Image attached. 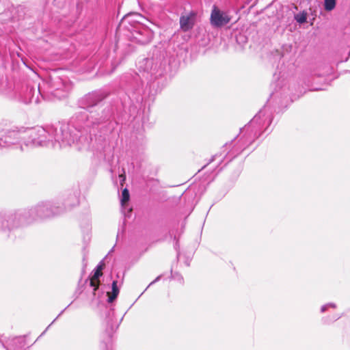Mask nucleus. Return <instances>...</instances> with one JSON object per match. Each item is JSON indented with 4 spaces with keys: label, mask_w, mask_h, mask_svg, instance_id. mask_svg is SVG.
Wrapping results in <instances>:
<instances>
[{
    "label": "nucleus",
    "mask_w": 350,
    "mask_h": 350,
    "mask_svg": "<svg viewBox=\"0 0 350 350\" xmlns=\"http://www.w3.org/2000/svg\"><path fill=\"white\" fill-rule=\"evenodd\" d=\"M231 21V16L226 12L221 11L215 5L213 7L210 23L213 27L219 28L228 24Z\"/></svg>",
    "instance_id": "0eeeda50"
},
{
    "label": "nucleus",
    "mask_w": 350,
    "mask_h": 350,
    "mask_svg": "<svg viewBox=\"0 0 350 350\" xmlns=\"http://www.w3.org/2000/svg\"><path fill=\"white\" fill-rule=\"evenodd\" d=\"M271 119L269 115H266V109H261L250 121L243 131L248 133L247 137V145L251 144L260 135V131L265 124H269Z\"/></svg>",
    "instance_id": "20e7f679"
},
{
    "label": "nucleus",
    "mask_w": 350,
    "mask_h": 350,
    "mask_svg": "<svg viewBox=\"0 0 350 350\" xmlns=\"http://www.w3.org/2000/svg\"><path fill=\"white\" fill-rule=\"evenodd\" d=\"M25 102L26 103H33V102L38 103V98H34L33 95L31 98H29V100H27Z\"/></svg>",
    "instance_id": "6ab92c4d"
},
{
    "label": "nucleus",
    "mask_w": 350,
    "mask_h": 350,
    "mask_svg": "<svg viewBox=\"0 0 350 350\" xmlns=\"http://www.w3.org/2000/svg\"><path fill=\"white\" fill-rule=\"evenodd\" d=\"M146 31L148 34V37L150 36L151 33L149 31H148V30H146Z\"/></svg>",
    "instance_id": "393cba45"
},
{
    "label": "nucleus",
    "mask_w": 350,
    "mask_h": 350,
    "mask_svg": "<svg viewBox=\"0 0 350 350\" xmlns=\"http://www.w3.org/2000/svg\"><path fill=\"white\" fill-rule=\"evenodd\" d=\"M52 135V142L55 141L60 147L71 146L74 143L81 142L84 139L81 131L75 129L73 133L72 127L67 124H59L55 127H50Z\"/></svg>",
    "instance_id": "7ed1b4c3"
},
{
    "label": "nucleus",
    "mask_w": 350,
    "mask_h": 350,
    "mask_svg": "<svg viewBox=\"0 0 350 350\" xmlns=\"http://www.w3.org/2000/svg\"><path fill=\"white\" fill-rule=\"evenodd\" d=\"M103 268V264H102V262H100L99 265H97V267L95 269L100 270V272H102Z\"/></svg>",
    "instance_id": "aec40b11"
},
{
    "label": "nucleus",
    "mask_w": 350,
    "mask_h": 350,
    "mask_svg": "<svg viewBox=\"0 0 350 350\" xmlns=\"http://www.w3.org/2000/svg\"><path fill=\"white\" fill-rule=\"evenodd\" d=\"M29 93H31V92H35V90H34V89H33V88H30V89L29 90Z\"/></svg>",
    "instance_id": "b1692460"
},
{
    "label": "nucleus",
    "mask_w": 350,
    "mask_h": 350,
    "mask_svg": "<svg viewBox=\"0 0 350 350\" xmlns=\"http://www.w3.org/2000/svg\"><path fill=\"white\" fill-rule=\"evenodd\" d=\"M26 139V134L18 131H8L5 135L1 138L2 147H8L13 149L16 153L23 151L24 139Z\"/></svg>",
    "instance_id": "423d86ee"
},
{
    "label": "nucleus",
    "mask_w": 350,
    "mask_h": 350,
    "mask_svg": "<svg viewBox=\"0 0 350 350\" xmlns=\"http://www.w3.org/2000/svg\"><path fill=\"white\" fill-rule=\"evenodd\" d=\"M102 272H100V270L94 269V273L90 278V286L93 288V294L95 295V292L98 288L99 286V278L102 275Z\"/></svg>",
    "instance_id": "9b49d317"
},
{
    "label": "nucleus",
    "mask_w": 350,
    "mask_h": 350,
    "mask_svg": "<svg viewBox=\"0 0 350 350\" xmlns=\"http://www.w3.org/2000/svg\"><path fill=\"white\" fill-rule=\"evenodd\" d=\"M196 13L191 12L187 15H183L180 18V26L183 31H187L191 29L195 24Z\"/></svg>",
    "instance_id": "1a4fd4ad"
},
{
    "label": "nucleus",
    "mask_w": 350,
    "mask_h": 350,
    "mask_svg": "<svg viewBox=\"0 0 350 350\" xmlns=\"http://www.w3.org/2000/svg\"><path fill=\"white\" fill-rule=\"evenodd\" d=\"M326 305H328V308L332 307L333 308H335L336 307V304L334 303H329V304H327Z\"/></svg>",
    "instance_id": "4be33fe9"
},
{
    "label": "nucleus",
    "mask_w": 350,
    "mask_h": 350,
    "mask_svg": "<svg viewBox=\"0 0 350 350\" xmlns=\"http://www.w3.org/2000/svg\"><path fill=\"white\" fill-rule=\"evenodd\" d=\"M26 134L24 145L26 146H45L47 142H52V135L50 128L48 130L42 127H36L23 131Z\"/></svg>",
    "instance_id": "39448f33"
},
{
    "label": "nucleus",
    "mask_w": 350,
    "mask_h": 350,
    "mask_svg": "<svg viewBox=\"0 0 350 350\" xmlns=\"http://www.w3.org/2000/svg\"><path fill=\"white\" fill-rule=\"evenodd\" d=\"M327 308H328V305L325 304V305H323V306L321 307V312H325V311H326V310H327Z\"/></svg>",
    "instance_id": "412c9836"
},
{
    "label": "nucleus",
    "mask_w": 350,
    "mask_h": 350,
    "mask_svg": "<svg viewBox=\"0 0 350 350\" xmlns=\"http://www.w3.org/2000/svg\"><path fill=\"white\" fill-rule=\"evenodd\" d=\"M7 350H10V349H9L8 348H7Z\"/></svg>",
    "instance_id": "a878e982"
},
{
    "label": "nucleus",
    "mask_w": 350,
    "mask_h": 350,
    "mask_svg": "<svg viewBox=\"0 0 350 350\" xmlns=\"http://www.w3.org/2000/svg\"><path fill=\"white\" fill-rule=\"evenodd\" d=\"M104 98L105 96L103 93L94 92L85 95L80 100L82 111L79 112L77 118L79 124L84 123V126L79 125V126H82L84 130H86L90 126L98 124L109 118V111L102 105Z\"/></svg>",
    "instance_id": "f257e3e1"
},
{
    "label": "nucleus",
    "mask_w": 350,
    "mask_h": 350,
    "mask_svg": "<svg viewBox=\"0 0 350 350\" xmlns=\"http://www.w3.org/2000/svg\"><path fill=\"white\" fill-rule=\"evenodd\" d=\"M280 83H282V85L280 86L278 90H276V92H278V91H281L282 92L281 94H288L289 92V86L287 84V83H286V82L284 83V80H282L281 81H278L277 86H279L280 85Z\"/></svg>",
    "instance_id": "4468645a"
},
{
    "label": "nucleus",
    "mask_w": 350,
    "mask_h": 350,
    "mask_svg": "<svg viewBox=\"0 0 350 350\" xmlns=\"http://www.w3.org/2000/svg\"><path fill=\"white\" fill-rule=\"evenodd\" d=\"M129 200V192L127 189H124L122 192L121 203L124 205Z\"/></svg>",
    "instance_id": "dca6fc26"
},
{
    "label": "nucleus",
    "mask_w": 350,
    "mask_h": 350,
    "mask_svg": "<svg viewBox=\"0 0 350 350\" xmlns=\"http://www.w3.org/2000/svg\"><path fill=\"white\" fill-rule=\"evenodd\" d=\"M112 293L111 295L109 296L108 301L111 303L113 300L117 297L119 294V288L118 287V282L113 281L112 282Z\"/></svg>",
    "instance_id": "ddd939ff"
},
{
    "label": "nucleus",
    "mask_w": 350,
    "mask_h": 350,
    "mask_svg": "<svg viewBox=\"0 0 350 350\" xmlns=\"http://www.w3.org/2000/svg\"><path fill=\"white\" fill-rule=\"evenodd\" d=\"M160 278H161V276H158V277H157L154 280H153V281H152V282L149 284V286H150V285H151V284H154V283H155L156 282L159 281V280L160 279Z\"/></svg>",
    "instance_id": "5701e85b"
},
{
    "label": "nucleus",
    "mask_w": 350,
    "mask_h": 350,
    "mask_svg": "<svg viewBox=\"0 0 350 350\" xmlns=\"http://www.w3.org/2000/svg\"><path fill=\"white\" fill-rule=\"evenodd\" d=\"M71 89L72 85L69 81L59 79L55 82V88L51 92V94L54 98L62 99L68 96Z\"/></svg>",
    "instance_id": "6e6552de"
},
{
    "label": "nucleus",
    "mask_w": 350,
    "mask_h": 350,
    "mask_svg": "<svg viewBox=\"0 0 350 350\" xmlns=\"http://www.w3.org/2000/svg\"><path fill=\"white\" fill-rule=\"evenodd\" d=\"M154 60L150 58H145L139 64V67L140 70H143L145 72L153 73L154 68Z\"/></svg>",
    "instance_id": "9d476101"
},
{
    "label": "nucleus",
    "mask_w": 350,
    "mask_h": 350,
    "mask_svg": "<svg viewBox=\"0 0 350 350\" xmlns=\"http://www.w3.org/2000/svg\"><path fill=\"white\" fill-rule=\"evenodd\" d=\"M57 211H54L50 203L46 202L38 204L36 207L31 208L27 212L16 213L9 217L7 220V226L14 228L19 226L24 222H29L28 217H32L35 219L36 217L44 218L57 214Z\"/></svg>",
    "instance_id": "f03ea898"
},
{
    "label": "nucleus",
    "mask_w": 350,
    "mask_h": 350,
    "mask_svg": "<svg viewBox=\"0 0 350 350\" xmlns=\"http://www.w3.org/2000/svg\"><path fill=\"white\" fill-rule=\"evenodd\" d=\"M336 6V0H324V7L326 11H332Z\"/></svg>",
    "instance_id": "2eb2a0df"
},
{
    "label": "nucleus",
    "mask_w": 350,
    "mask_h": 350,
    "mask_svg": "<svg viewBox=\"0 0 350 350\" xmlns=\"http://www.w3.org/2000/svg\"><path fill=\"white\" fill-rule=\"evenodd\" d=\"M144 19V17L137 13L129 14L124 16V20L128 21L129 23L137 22L141 23V21Z\"/></svg>",
    "instance_id": "f8f14e48"
},
{
    "label": "nucleus",
    "mask_w": 350,
    "mask_h": 350,
    "mask_svg": "<svg viewBox=\"0 0 350 350\" xmlns=\"http://www.w3.org/2000/svg\"><path fill=\"white\" fill-rule=\"evenodd\" d=\"M296 21L299 23H304L306 21V15H298L295 17Z\"/></svg>",
    "instance_id": "a211bd4d"
},
{
    "label": "nucleus",
    "mask_w": 350,
    "mask_h": 350,
    "mask_svg": "<svg viewBox=\"0 0 350 350\" xmlns=\"http://www.w3.org/2000/svg\"><path fill=\"white\" fill-rule=\"evenodd\" d=\"M90 136H92V134H90ZM83 137H84V139H83V141L81 142L77 143V144H81V148H85V147L89 146L90 142L92 140L91 137H88L83 136Z\"/></svg>",
    "instance_id": "f3484780"
}]
</instances>
